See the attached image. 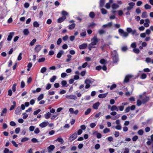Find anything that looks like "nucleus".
<instances>
[{
  "label": "nucleus",
  "instance_id": "obj_39",
  "mask_svg": "<svg viewBox=\"0 0 153 153\" xmlns=\"http://www.w3.org/2000/svg\"><path fill=\"white\" fill-rule=\"evenodd\" d=\"M110 132V130L108 128H105L103 130V132L104 134H106Z\"/></svg>",
  "mask_w": 153,
  "mask_h": 153
},
{
  "label": "nucleus",
  "instance_id": "obj_43",
  "mask_svg": "<svg viewBox=\"0 0 153 153\" xmlns=\"http://www.w3.org/2000/svg\"><path fill=\"white\" fill-rule=\"evenodd\" d=\"M93 46L94 45H91L90 43L88 45V49L89 50L91 51L92 48H96L95 46Z\"/></svg>",
  "mask_w": 153,
  "mask_h": 153
},
{
  "label": "nucleus",
  "instance_id": "obj_4",
  "mask_svg": "<svg viewBox=\"0 0 153 153\" xmlns=\"http://www.w3.org/2000/svg\"><path fill=\"white\" fill-rule=\"evenodd\" d=\"M91 42L90 44L91 45H96L98 42H99V40L97 38V37L96 36H94L93 38L91 39Z\"/></svg>",
  "mask_w": 153,
  "mask_h": 153
},
{
  "label": "nucleus",
  "instance_id": "obj_29",
  "mask_svg": "<svg viewBox=\"0 0 153 153\" xmlns=\"http://www.w3.org/2000/svg\"><path fill=\"white\" fill-rule=\"evenodd\" d=\"M51 115L50 113L48 112L45 115V117L46 119H48L50 118Z\"/></svg>",
  "mask_w": 153,
  "mask_h": 153
},
{
  "label": "nucleus",
  "instance_id": "obj_20",
  "mask_svg": "<svg viewBox=\"0 0 153 153\" xmlns=\"http://www.w3.org/2000/svg\"><path fill=\"white\" fill-rule=\"evenodd\" d=\"M64 52V51L62 50L60 51L57 55V57L58 58H60L62 55L63 54Z\"/></svg>",
  "mask_w": 153,
  "mask_h": 153
},
{
  "label": "nucleus",
  "instance_id": "obj_57",
  "mask_svg": "<svg viewBox=\"0 0 153 153\" xmlns=\"http://www.w3.org/2000/svg\"><path fill=\"white\" fill-rule=\"evenodd\" d=\"M131 46L132 48H133L134 49L136 48V43L135 42H134L133 43H132L131 45Z\"/></svg>",
  "mask_w": 153,
  "mask_h": 153
},
{
  "label": "nucleus",
  "instance_id": "obj_2",
  "mask_svg": "<svg viewBox=\"0 0 153 153\" xmlns=\"http://www.w3.org/2000/svg\"><path fill=\"white\" fill-rule=\"evenodd\" d=\"M139 97L140 98H141L142 97V100L143 104H146L150 100L149 97L146 96L143 97L142 95H139Z\"/></svg>",
  "mask_w": 153,
  "mask_h": 153
},
{
  "label": "nucleus",
  "instance_id": "obj_58",
  "mask_svg": "<svg viewBox=\"0 0 153 153\" xmlns=\"http://www.w3.org/2000/svg\"><path fill=\"white\" fill-rule=\"evenodd\" d=\"M132 30L130 27H127L126 29V31H127V33H131V32L132 31Z\"/></svg>",
  "mask_w": 153,
  "mask_h": 153
},
{
  "label": "nucleus",
  "instance_id": "obj_12",
  "mask_svg": "<svg viewBox=\"0 0 153 153\" xmlns=\"http://www.w3.org/2000/svg\"><path fill=\"white\" fill-rule=\"evenodd\" d=\"M112 25V22H110L107 24L103 25L102 26V27L103 28H110L111 27Z\"/></svg>",
  "mask_w": 153,
  "mask_h": 153
},
{
  "label": "nucleus",
  "instance_id": "obj_24",
  "mask_svg": "<svg viewBox=\"0 0 153 153\" xmlns=\"http://www.w3.org/2000/svg\"><path fill=\"white\" fill-rule=\"evenodd\" d=\"M131 33L132 35H134L135 36H137L139 35V33L137 32L136 30H133Z\"/></svg>",
  "mask_w": 153,
  "mask_h": 153
},
{
  "label": "nucleus",
  "instance_id": "obj_45",
  "mask_svg": "<svg viewBox=\"0 0 153 153\" xmlns=\"http://www.w3.org/2000/svg\"><path fill=\"white\" fill-rule=\"evenodd\" d=\"M61 14L63 16H66L68 15V13L66 11L63 10Z\"/></svg>",
  "mask_w": 153,
  "mask_h": 153
},
{
  "label": "nucleus",
  "instance_id": "obj_32",
  "mask_svg": "<svg viewBox=\"0 0 153 153\" xmlns=\"http://www.w3.org/2000/svg\"><path fill=\"white\" fill-rule=\"evenodd\" d=\"M89 15L90 18H93L95 16V14L94 12H91L89 13Z\"/></svg>",
  "mask_w": 153,
  "mask_h": 153
},
{
  "label": "nucleus",
  "instance_id": "obj_18",
  "mask_svg": "<svg viewBox=\"0 0 153 153\" xmlns=\"http://www.w3.org/2000/svg\"><path fill=\"white\" fill-rule=\"evenodd\" d=\"M56 142H60L61 144H63L64 141L63 139L61 137H59L55 140Z\"/></svg>",
  "mask_w": 153,
  "mask_h": 153
},
{
  "label": "nucleus",
  "instance_id": "obj_17",
  "mask_svg": "<svg viewBox=\"0 0 153 153\" xmlns=\"http://www.w3.org/2000/svg\"><path fill=\"white\" fill-rule=\"evenodd\" d=\"M100 105V102H98L93 105V108L95 109H97L98 108Z\"/></svg>",
  "mask_w": 153,
  "mask_h": 153
},
{
  "label": "nucleus",
  "instance_id": "obj_8",
  "mask_svg": "<svg viewBox=\"0 0 153 153\" xmlns=\"http://www.w3.org/2000/svg\"><path fill=\"white\" fill-rule=\"evenodd\" d=\"M42 46L40 45H36L34 49V51L35 52L38 53L41 50Z\"/></svg>",
  "mask_w": 153,
  "mask_h": 153
},
{
  "label": "nucleus",
  "instance_id": "obj_15",
  "mask_svg": "<svg viewBox=\"0 0 153 153\" xmlns=\"http://www.w3.org/2000/svg\"><path fill=\"white\" fill-rule=\"evenodd\" d=\"M145 21L146 22L144 23V26L146 27H148L149 25L150 20L149 19H146L145 20Z\"/></svg>",
  "mask_w": 153,
  "mask_h": 153
},
{
  "label": "nucleus",
  "instance_id": "obj_33",
  "mask_svg": "<svg viewBox=\"0 0 153 153\" xmlns=\"http://www.w3.org/2000/svg\"><path fill=\"white\" fill-rule=\"evenodd\" d=\"M75 24L74 23L69 25L68 26V28L70 30H72L75 27Z\"/></svg>",
  "mask_w": 153,
  "mask_h": 153
},
{
  "label": "nucleus",
  "instance_id": "obj_41",
  "mask_svg": "<svg viewBox=\"0 0 153 153\" xmlns=\"http://www.w3.org/2000/svg\"><path fill=\"white\" fill-rule=\"evenodd\" d=\"M142 103V100L141 101L140 100H137V105L139 106L141 105Z\"/></svg>",
  "mask_w": 153,
  "mask_h": 153
},
{
  "label": "nucleus",
  "instance_id": "obj_25",
  "mask_svg": "<svg viewBox=\"0 0 153 153\" xmlns=\"http://www.w3.org/2000/svg\"><path fill=\"white\" fill-rule=\"evenodd\" d=\"M111 111L116 110L117 111H118V109L116 105H113L111 108Z\"/></svg>",
  "mask_w": 153,
  "mask_h": 153
},
{
  "label": "nucleus",
  "instance_id": "obj_27",
  "mask_svg": "<svg viewBox=\"0 0 153 153\" xmlns=\"http://www.w3.org/2000/svg\"><path fill=\"white\" fill-rule=\"evenodd\" d=\"M105 2V0H100V6L101 7H102L104 6V3Z\"/></svg>",
  "mask_w": 153,
  "mask_h": 153
},
{
  "label": "nucleus",
  "instance_id": "obj_34",
  "mask_svg": "<svg viewBox=\"0 0 153 153\" xmlns=\"http://www.w3.org/2000/svg\"><path fill=\"white\" fill-rule=\"evenodd\" d=\"M92 82L91 79H86L85 81V83L86 84H90Z\"/></svg>",
  "mask_w": 153,
  "mask_h": 153
},
{
  "label": "nucleus",
  "instance_id": "obj_60",
  "mask_svg": "<svg viewBox=\"0 0 153 153\" xmlns=\"http://www.w3.org/2000/svg\"><path fill=\"white\" fill-rule=\"evenodd\" d=\"M138 138V137L136 135L132 137V139L133 141H136Z\"/></svg>",
  "mask_w": 153,
  "mask_h": 153
},
{
  "label": "nucleus",
  "instance_id": "obj_49",
  "mask_svg": "<svg viewBox=\"0 0 153 153\" xmlns=\"http://www.w3.org/2000/svg\"><path fill=\"white\" fill-rule=\"evenodd\" d=\"M146 75L145 74L143 73L141 76V78L142 79H144L146 78Z\"/></svg>",
  "mask_w": 153,
  "mask_h": 153
},
{
  "label": "nucleus",
  "instance_id": "obj_63",
  "mask_svg": "<svg viewBox=\"0 0 153 153\" xmlns=\"http://www.w3.org/2000/svg\"><path fill=\"white\" fill-rule=\"evenodd\" d=\"M100 145L99 144H96L94 146L95 149L96 150H98L100 147Z\"/></svg>",
  "mask_w": 153,
  "mask_h": 153
},
{
  "label": "nucleus",
  "instance_id": "obj_13",
  "mask_svg": "<svg viewBox=\"0 0 153 153\" xmlns=\"http://www.w3.org/2000/svg\"><path fill=\"white\" fill-rule=\"evenodd\" d=\"M14 32H12L10 33L7 38V40L8 41H11L13 37L14 36Z\"/></svg>",
  "mask_w": 153,
  "mask_h": 153
},
{
  "label": "nucleus",
  "instance_id": "obj_36",
  "mask_svg": "<svg viewBox=\"0 0 153 153\" xmlns=\"http://www.w3.org/2000/svg\"><path fill=\"white\" fill-rule=\"evenodd\" d=\"M147 16H148L147 14V12L146 11H144V12H143L142 13L141 15V16L143 18H146V17H147Z\"/></svg>",
  "mask_w": 153,
  "mask_h": 153
},
{
  "label": "nucleus",
  "instance_id": "obj_37",
  "mask_svg": "<svg viewBox=\"0 0 153 153\" xmlns=\"http://www.w3.org/2000/svg\"><path fill=\"white\" fill-rule=\"evenodd\" d=\"M44 97V95L43 94H41L37 98V100L39 101L42 100Z\"/></svg>",
  "mask_w": 153,
  "mask_h": 153
},
{
  "label": "nucleus",
  "instance_id": "obj_7",
  "mask_svg": "<svg viewBox=\"0 0 153 153\" xmlns=\"http://www.w3.org/2000/svg\"><path fill=\"white\" fill-rule=\"evenodd\" d=\"M129 6L126 8V10L129 11L131 10L133 7L135 5V4L134 2H130L128 4Z\"/></svg>",
  "mask_w": 153,
  "mask_h": 153
},
{
  "label": "nucleus",
  "instance_id": "obj_10",
  "mask_svg": "<svg viewBox=\"0 0 153 153\" xmlns=\"http://www.w3.org/2000/svg\"><path fill=\"white\" fill-rule=\"evenodd\" d=\"M55 146L53 145H51L47 148L48 152L51 153L53 152L55 149Z\"/></svg>",
  "mask_w": 153,
  "mask_h": 153
},
{
  "label": "nucleus",
  "instance_id": "obj_51",
  "mask_svg": "<svg viewBox=\"0 0 153 153\" xmlns=\"http://www.w3.org/2000/svg\"><path fill=\"white\" fill-rule=\"evenodd\" d=\"M36 42V39H34L30 43V44L31 46H33L34 45L35 43Z\"/></svg>",
  "mask_w": 153,
  "mask_h": 153
},
{
  "label": "nucleus",
  "instance_id": "obj_19",
  "mask_svg": "<svg viewBox=\"0 0 153 153\" xmlns=\"http://www.w3.org/2000/svg\"><path fill=\"white\" fill-rule=\"evenodd\" d=\"M108 94V93L103 94H100L98 95V97L100 98H103L106 97Z\"/></svg>",
  "mask_w": 153,
  "mask_h": 153
},
{
  "label": "nucleus",
  "instance_id": "obj_21",
  "mask_svg": "<svg viewBox=\"0 0 153 153\" xmlns=\"http://www.w3.org/2000/svg\"><path fill=\"white\" fill-rule=\"evenodd\" d=\"M87 46V45L86 44H83L82 45H81L79 46V48L80 49H84Z\"/></svg>",
  "mask_w": 153,
  "mask_h": 153
},
{
  "label": "nucleus",
  "instance_id": "obj_47",
  "mask_svg": "<svg viewBox=\"0 0 153 153\" xmlns=\"http://www.w3.org/2000/svg\"><path fill=\"white\" fill-rule=\"evenodd\" d=\"M101 11L102 13L103 14H105L107 13V11L104 8H102Z\"/></svg>",
  "mask_w": 153,
  "mask_h": 153
},
{
  "label": "nucleus",
  "instance_id": "obj_6",
  "mask_svg": "<svg viewBox=\"0 0 153 153\" xmlns=\"http://www.w3.org/2000/svg\"><path fill=\"white\" fill-rule=\"evenodd\" d=\"M65 97L68 99H73L74 100H76L77 98V97L76 95L73 94L68 95H66L65 96Z\"/></svg>",
  "mask_w": 153,
  "mask_h": 153
},
{
  "label": "nucleus",
  "instance_id": "obj_48",
  "mask_svg": "<svg viewBox=\"0 0 153 153\" xmlns=\"http://www.w3.org/2000/svg\"><path fill=\"white\" fill-rule=\"evenodd\" d=\"M61 84L63 87H66V85L67 84V82L65 80H63L61 82Z\"/></svg>",
  "mask_w": 153,
  "mask_h": 153
},
{
  "label": "nucleus",
  "instance_id": "obj_38",
  "mask_svg": "<svg viewBox=\"0 0 153 153\" xmlns=\"http://www.w3.org/2000/svg\"><path fill=\"white\" fill-rule=\"evenodd\" d=\"M145 8L146 10L150 9L151 8V6L147 4L144 5Z\"/></svg>",
  "mask_w": 153,
  "mask_h": 153
},
{
  "label": "nucleus",
  "instance_id": "obj_28",
  "mask_svg": "<svg viewBox=\"0 0 153 153\" xmlns=\"http://www.w3.org/2000/svg\"><path fill=\"white\" fill-rule=\"evenodd\" d=\"M23 33L24 34L25 36H27L29 33V30L27 29H25L23 30Z\"/></svg>",
  "mask_w": 153,
  "mask_h": 153
},
{
  "label": "nucleus",
  "instance_id": "obj_35",
  "mask_svg": "<svg viewBox=\"0 0 153 153\" xmlns=\"http://www.w3.org/2000/svg\"><path fill=\"white\" fill-rule=\"evenodd\" d=\"M33 25L34 27H39V24L37 21H35L33 23Z\"/></svg>",
  "mask_w": 153,
  "mask_h": 153
},
{
  "label": "nucleus",
  "instance_id": "obj_9",
  "mask_svg": "<svg viewBox=\"0 0 153 153\" xmlns=\"http://www.w3.org/2000/svg\"><path fill=\"white\" fill-rule=\"evenodd\" d=\"M133 76L131 75H126L124 79V82L127 83L129 82V79Z\"/></svg>",
  "mask_w": 153,
  "mask_h": 153
},
{
  "label": "nucleus",
  "instance_id": "obj_14",
  "mask_svg": "<svg viewBox=\"0 0 153 153\" xmlns=\"http://www.w3.org/2000/svg\"><path fill=\"white\" fill-rule=\"evenodd\" d=\"M22 112V110L20 107H18L16 109L15 113L16 115L20 114Z\"/></svg>",
  "mask_w": 153,
  "mask_h": 153
},
{
  "label": "nucleus",
  "instance_id": "obj_46",
  "mask_svg": "<svg viewBox=\"0 0 153 153\" xmlns=\"http://www.w3.org/2000/svg\"><path fill=\"white\" fill-rule=\"evenodd\" d=\"M91 109L90 108H88L86 111L85 112V115H88L91 111Z\"/></svg>",
  "mask_w": 153,
  "mask_h": 153
},
{
  "label": "nucleus",
  "instance_id": "obj_55",
  "mask_svg": "<svg viewBox=\"0 0 153 153\" xmlns=\"http://www.w3.org/2000/svg\"><path fill=\"white\" fill-rule=\"evenodd\" d=\"M20 130V128H16L15 129V132L16 134H18L19 133Z\"/></svg>",
  "mask_w": 153,
  "mask_h": 153
},
{
  "label": "nucleus",
  "instance_id": "obj_30",
  "mask_svg": "<svg viewBox=\"0 0 153 153\" xmlns=\"http://www.w3.org/2000/svg\"><path fill=\"white\" fill-rule=\"evenodd\" d=\"M7 109L6 108H4L2 110L1 114V116H4V114H5L7 113Z\"/></svg>",
  "mask_w": 153,
  "mask_h": 153
},
{
  "label": "nucleus",
  "instance_id": "obj_11",
  "mask_svg": "<svg viewBox=\"0 0 153 153\" xmlns=\"http://www.w3.org/2000/svg\"><path fill=\"white\" fill-rule=\"evenodd\" d=\"M48 124V121H45L41 123L39 125V126L42 128H43L46 127Z\"/></svg>",
  "mask_w": 153,
  "mask_h": 153
},
{
  "label": "nucleus",
  "instance_id": "obj_26",
  "mask_svg": "<svg viewBox=\"0 0 153 153\" xmlns=\"http://www.w3.org/2000/svg\"><path fill=\"white\" fill-rule=\"evenodd\" d=\"M112 128H115L117 130H121L122 129V126L121 125H117L115 126H113Z\"/></svg>",
  "mask_w": 153,
  "mask_h": 153
},
{
  "label": "nucleus",
  "instance_id": "obj_1",
  "mask_svg": "<svg viewBox=\"0 0 153 153\" xmlns=\"http://www.w3.org/2000/svg\"><path fill=\"white\" fill-rule=\"evenodd\" d=\"M113 60L114 63H117L119 61L118 55L115 50L111 52Z\"/></svg>",
  "mask_w": 153,
  "mask_h": 153
},
{
  "label": "nucleus",
  "instance_id": "obj_44",
  "mask_svg": "<svg viewBox=\"0 0 153 153\" xmlns=\"http://www.w3.org/2000/svg\"><path fill=\"white\" fill-rule=\"evenodd\" d=\"M98 32L99 33L100 35L104 34L105 33V31L102 29L99 30Z\"/></svg>",
  "mask_w": 153,
  "mask_h": 153
},
{
  "label": "nucleus",
  "instance_id": "obj_64",
  "mask_svg": "<svg viewBox=\"0 0 153 153\" xmlns=\"http://www.w3.org/2000/svg\"><path fill=\"white\" fill-rule=\"evenodd\" d=\"M47 70L46 68H42L41 70V72L42 73H44Z\"/></svg>",
  "mask_w": 153,
  "mask_h": 153
},
{
  "label": "nucleus",
  "instance_id": "obj_16",
  "mask_svg": "<svg viewBox=\"0 0 153 153\" xmlns=\"http://www.w3.org/2000/svg\"><path fill=\"white\" fill-rule=\"evenodd\" d=\"M66 18V16H62L60 17L58 19L57 22L59 23H61L64 21Z\"/></svg>",
  "mask_w": 153,
  "mask_h": 153
},
{
  "label": "nucleus",
  "instance_id": "obj_54",
  "mask_svg": "<svg viewBox=\"0 0 153 153\" xmlns=\"http://www.w3.org/2000/svg\"><path fill=\"white\" fill-rule=\"evenodd\" d=\"M152 60H151V58L149 57H147L146 58V61L147 63H152Z\"/></svg>",
  "mask_w": 153,
  "mask_h": 153
},
{
  "label": "nucleus",
  "instance_id": "obj_59",
  "mask_svg": "<svg viewBox=\"0 0 153 153\" xmlns=\"http://www.w3.org/2000/svg\"><path fill=\"white\" fill-rule=\"evenodd\" d=\"M45 60V57H42L40 58L38 60V62H44Z\"/></svg>",
  "mask_w": 153,
  "mask_h": 153
},
{
  "label": "nucleus",
  "instance_id": "obj_40",
  "mask_svg": "<svg viewBox=\"0 0 153 153\" xmlns=\"http://www.w3.org/2000/svg\"><path fill=\"white\" fill-rule=\"evenodd\" d=\"M16 85H17V84L16 83H14L13 85L12 89V91H13V92H15L16 91Z\"/></svg>",
  "mask_w": 153,
  "mask_h": 153
},
{
  "label": "nucleus",
  "instance_id": "obj_52",
  "mask_svg": "<svg viewBox=\"0 0 153 153\" xmlns=\"http://www.w3.org/2000/svg\"><path fill=\"white\" fill-rule=\"evenodd\" d=\"M41 111V110L40 109H38L37 110L33 112V114L34 115H36L39 112Z\"/></svg>",
  "mask_w": 153,
  "mask_h": 153
},
{
  "label": "nucleus",
  "instance_id": "obj_31",
  "mask_svg": "<svg viewBox=\"0 0 153 153\" xmlns=\"http://www.w3.org/2000/svg\"><path fill=\"white\" fill-rule=\"evenodd\" d=\"M41 89L40 88H36V90L32 91V93L34 94L36 93V92H39L41 91Z\"/></svg>",
  "mask_w": 153,
  "mask_h": 153
},
{
  "label": "nucleus",
  "instance_id": "obj_56",
  "mask_svg": "<svg viewBox=\"0 0 153 153\" xmlns=\"http://www.w3.org/2000/svg\"><path fill=\"white\" fill-rule=\"evenodd\" d=\"M111 7V4H110L109 3H107L105 5V7L107 9H109Z\"/></svg>",
  "mask_w": 153,
  "mask_h": 153
},
{
  "label": "nucleus",
  "instance_id": "obj_62",
  "mask_svg": "<svg viewBox=\"0 0 153 153\" xmlns=\"http://www.w3.org/2000/svg\"><path fill=\"white\" fill-rule=\"evenodd\" d=\"M22 115L23 116V118L24 119H26L28 116V114H27L26 113H23L22 114Z\"/></svg>",
  "mask_w": 153,
  "mask_h": 153
},
{
  "label": "nucleus",
  "instance_id": "obj_42",
  "mask_svg": "<svg viewBox=\"0 0 153 153\" xmlns=\"http://www.w3.org/2000/svg\"><path fill=\"white\" fill-rule=\"evenodd\" d=\"M56 77L55 76H53L50 79V81L51 82H53L56 79Z\"/></svg>",
  "mask_w": 153,
  "mask_h": 153
},
{
  "label": "nucleus",
  "instance_id": "obj_53",
  "mask_svg": "<svg viewBox=\"0 0 153 153\" xmlns=\"http://www.w3.org/2000/svg\"><path fill=\"white\" fill-rule=\"evenodd\" d=\"M68 58L66 59V61L67 62L70 61L71 60V58L72 56L70 55H67Z\"/></svg>",
  "mask_w": 153,
  "mask_h": 153
},
{
  "label": "nucleus",
  "instance_id": "obj_23",
  "mask_svg": "<svg viewBox=\"0 0 153 153\" xmlns=\"http://www.w3.org/2000/svg\"><path fill=\"white\" fill-rule=\"evenodd\" d=\"M13 105H11L9 109L10 111H11L13 110L15 107L16 105V102L15 101L13 102Z\"/></svg>",
  "mask_w": 153,
  "mask_h": 153
},
{
  "label": "nucleus",
  "instance_id": "obj_5",
  "mask_svg": "<svg viewBox=\"0 0 153 153\" xmlns=\"http://www.w3.org/2000/svg\"><path fill=\"white\" fill-rule=\"evenodd\" d=\"M77 137V134L75 133L72 134L69 137L68 140L72 142L75 140Z\"/></svg>",
  "mask_w": 153,
  "mask_h": 153
},
{
  "label": "nucleus",
  "instance_id": "obj_61",
  "mask_svg": "<svg viewBox=\"0 0 153 153\" xmlns=\"http://www.w3.org/2000/svg\"><path fill=\"white\" fill-rule=\"evenodd\" d=\"M120 135L119 132L117 131H116L115 132V134H114V136L115 137H118Z\"/></svg>",
  "mask_w": 153,
  "mask_h": 153
},
{
  "label": "nucleus",
  "instance_id": "obj_22",
  "mask_svg": "<svg viewBox=\"0 0 153 153\" xmlns=\"http://www.w3.org/2000/svg\"><path fill=\"white\" fill-rule=\"evenodd\" d=\"M112 8L113 9H117L119 7V5L116 3H113L111 6Z\"/></svg>",
  "mask_w": 153,
  "mask_h": 153
},
{
  "label": "nucleus",
  "instance_id": "obj_3",
  "mask_svg": "<svg viewBox=\"0 0 153 153\" xmlns=\"http://www.w3.org/2000/svg\"><path fill=\"white\" fill-rule=\"evenodd\" d=\"M118 32L120 35L121 36L125 38L127 37L128 35V33L125 32L124 30L122 29H119L118 30Z\"/></svg>",
  "mask_w": 153,
  "mask_h": 153
},
{
  "label": "nucleus",
  "instance_id": "obj_50",
  "mask_svg": "<svg viewBox=\"0 0 153 153\" xmlns=\"http://www.w3.org/2000/svg\"><path fill=\"white\" fill-rule=\"evenodd\" d=\"M133 51L134 52L137 54L139 53L140 52V50L139 49L136 48L133 49Z\"/></svg>",
  "mask_w": 153,
  "mask_h": 153
}]
</instances>
